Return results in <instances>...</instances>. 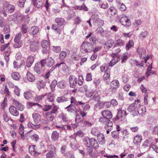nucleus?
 Masks as SVG:
<instances>
[{
    "mask_svg": "<svg viewBox=\"0 0 158 158\" xmlns=\"http://www.w3.org/2000/svg\"><path fill=\"white\" fill-rule=\"evenodd\" d=\"M59 66L61 67L62 70L65 72H66L68 69V67L65 63L63 61L61 63H58L55 65V67H59Z\"/></svg>",
    "mask_w": 158,
    "mask_h": 158,
    "instance_id": "21",
    "label": "nucleus"
},
{
    "mask_svg": "<svg viewBox=\"0 0 158 158\" xmlns=\"http://www.w3.org/2000/svg\"><path fill=\"white\" fill-rule=\"evenodd\" d=\"M15 7L13 5L9 4L6 6L5 8L0 10V13L4 16L6 17L7 16L6 12L11 14L15 11Z\"/></svg>",
    "mask_w": 158,
    "mask_h": 158,
    "instance_id": "5",
    "label": "nucleus"
},
{
    "mask_svg": "<svg viewBox=\"0 0 158 158\" xmlns=\"http://www.w3.org/2000/svg\"><path fill=\"white\" fill-rule=\"evenodd\" d=\"M116 45L118 47L124 46L125 44V41L121 39H118L115 41Z\"/></svg>",
    "mask_w": 158,
    "mask_h": 158,
    "instance_id": "45",
    "label": "nucleus"
},
{
    "mask_svg": "<svg viewBox=\"0 0 158 158\" xmlns=\"http://www.w3.org/2000/svg\"><path fill=\"white\" fill-rule=\"evenodd\" d=\"M39 31V28L38 27L36 26H33L31 28V34L34 35L38 32Z\"/></svg>",
    "mask_w": 158,
    "mask_h": 158,
    "instance_id": "38",
    "label": "nucleus"
},
{
    "mask_svg": "<svg viewBox=\"0 0 158 158\" xmlns=\"http://www.w3.org/2000/svg\"><path fill=\"white\" fill-rule=\"evenodd\" d=\"M146 112V109L145 107L143 106H141L140 104L138 108H137V115L138 114H139L142 115L143 114H145Z\"/></svg>",
    "mask_w": 158,
    "mask_h": 158,
    "instance_id": "27",
    "label": "nucleus"
},
{
    "mask_svg": "<svg viewBox=\"0 0 158 158\" xmlns=\"http://www.w3.org/2000/svg\"><path fill=\"white\" fill-rule=\"evenodd\" d=\"M32 117L35 124H38L41 120V116L38 113H34L32 114Z\"/></svg>",
    "mask_w": 158,
    "mask_h": 158,
    "instance_id": "22",
    "label": "nucleus"
},
{
    "mask_svg": "<svg viewBox=\"0 0 158 158\" xmlns=\"http://www.w3.org/2000/svg\"><path fill=\"white\" fill-rule=\"evenodd\" d=\"M34 58L33 56H28L27 58L26 63V66L28 68L31 67L34 62Z\"/></svg>",
    "mask_w": 158,
    "mask_h": 158,
    "instance_id": "26",
    "label": "nucleus"
},
{
    "mask_svg": "<svg viewBox=\"0 0 158 158\" xmlns=\"http://www.w3.org/2000/svg\"><path fill=\"white\" fill-rule=\"evenodd\" d=\"M107 11L112 16L115 15L117 12L116 10L113 6H110Z\"/></svg>",
    "mask_w": 158,
    "mask_h": 158,
    "instance_id": "46",
    "label": "nucleus"
},
{
    "mask_svg": "<svg viewBox=\"0 0 158 158\" xmlns=\"http://www.w3.org/2000/svg\"><path fill=\"white\" fill-rule=\"evenodd\" d=\"M99 3V6L102 8L106 9L109 7L108 4L106 3H104L102 2H100Z\"/></svg>",
    "mask_w": 158,
    "mask_h": 158,
    "instance_id": "54",
    "label": "nucleus"
},
{
    "mask_svg": "<svg viewBox=\"0 0 158 158\" xmlns=\"http://www.w3.org/2000/svg\"><path fill=\"white\" fill-rule=\"evenodd\" d=\"M13 103L15 106L16 109L20 111H23L24 109V106L18 101L14 99L13 100Z\"/></svg>",
    "mask_w": 158,
    "mask_h": 158,
    "instance_id": "14",
    "label": "nucleus"
},
{
    "mask_svg": "<svg viewBox=\"0 0 158 158\" xmlns=\"http://www.w3.org/2000/svg\"><path fill=\"white\" fill-rule=\"evenodd\" d=\"M27 80L30 82H33L35 80V77L30 72H27Z\"/></svg>",
    "mask_w": 158,
    "mask_h": 158,
    "instance_id": "40",
    "label": "nucleus"
},
{
    "mask_svg": "<svg viewBox=\"0 0 158 158\" xmlns=\"http://www.w3.org/2000/svg\"><path fill=\"white\" fill-rule=\"evenodd\" d=\"M37 87L39 90L41 89H44L45 85L44 81L42 80L38 81L37 83Z\"/></svg>",
    "mask_w": 158,
    "mask_h": 158,
    "instance_id": "42",
    "label": "nucleus"
},
{
    "mask_svg": "<svg viewBox=\"0 0 158 158\" xmlns=\"http://www.w3.org/2000/svg\"><path fill=\"white\" fill-rule=\"evenodd\" d=\"M40 44L37 42H33L30 45V50L31 52H35L38 51L39 49Z\"/></svg>",
    "mask_w": 158,
    "mask_h": 158,
    "instance_id": "17",
    "label": "nucleus"
},
{
    "mask_svg": "<svg viewBox=\"0 0 158 158\" xmlns=\"http://www.w3.org/2000/svg\"><path fill=\"white\" fill-rule=\"evenodd\" d=\"M28 127L30 128L36 130L40 128V127L41 125L40 124H34L31 122H29L27 124Z\"/></svg>",
    "mask_w": 158,
    "mask_h": 158,
    "instance_id": "34",
    "label": "nucleus"
},
{
    "mask_svg": "<svg viewBox=\"0 0 158 158\" xmlns=\"http://www.w3.org/2000/svg\"><path fill=\"white\" fill-rule=\"evenodd\" d=\"M43 70V68L40 67L38 64L36 63L34 68V71L37 73H41Z\"/></svg>",
    "mask_w": 158,
    "mask_h": 158,
    "instance_id": "36",
    "label": "nucleus"
},
{
    "mask_svg": "<svg viewBox=\"0 0 158 158\" xmlns=\"http://www.w3.org/2000/svg\"><path fill=\"white\" fill-rule=\"evenodd\" d=\"M47 95V93L40 95H36L34 99L36 102H39Z\"/></svg>",
    "mask_w": 158,
    "mask_h": 158,
    "instance_id": "48",
    "label": "nucleus"
},
{
    "mask_svg": "<svg viewBox=\"0 0 158 158\" xmlns=\"http://www.w3.org/2000/svg\"><path fill=\"white\" fill-rule=\"evenodd\" d=\"M120 21L122 24L126 27H129L131 25V22L128 18L125 15H123L121 18Z\"/></svg>",
    "mask_w": 158,
    "mask_h": 158,
    "instance_id": "11",
    "label": "nucleus"
},
{
    "mask_svg": "<svg viewBox=\"0 0 158 158\" xmlns=\"http://www.w3.org/2000/svg\"><path fill=\"white\" fill-rule=\"evenodd\" d=\"M24 98L27 100L29 99L32 97V94L30 92H25L24 93Z\"/></svg>",
    "mask_w": 158,
    "mask_h": 158,
    "instance_id": "62",
    "label": "nucleus"
},
{
    "mask_svg": "<svg viewBox=\"0 0 158 158\" xmlns=\"http://www.w3.org/2000/svg\"><path fill=\"white\" fill-rule=\"evenodd\" d=\"M59 133L56 131H54L52 134L51 140L53 141H56L59 139Z\"/></svg>",
    "mask_w": 158,
    "mask_h": 158,
    "instance_id": "30",
    "label": "nucleus"
},
{
    "mask_svg": "<svg viewBox=\"0 0 158 158\" xmlns=\"http://www.w3.org/2000/svg\"><path fill=\"white\" fill-rule=\"evenodd\" d=\"M44 6L46 8V10L48 11L49 7L51 6L50 3L49 2V0H41Z\"/></svg>",
    "mask_w": 158,
    "mask_h": 158,
    "instance_id": "35",
    "label": "nucleus"
},
{
    "mask_svg": "<svg viewBox=\"0 0 158 158\" xmlns=\"http://www.w3.org/2000/svg\"><path fill=\"white\" fill-rule=\"evenodd\" d=\"M56 154V152H53L51 151H49L46 154V158H52Z\"/></svg>",
    "mask_w": 158,
    "mask_h": 158,
    "instance_id": "55",
    "label": "nucleus"
},
{
    "mask_svg": "<svg viewBox=\"0 0 158 158\" xmlns=\"http://www.w3.org/2000/svg\"><path fill=\"white\" fill-rule=\"evenodd\" d=\"M41 45L44 48H47L49 46V43L47 40H44L41 42Z\"/></svg>",
    "mask_w": 158,
    "mask_h": 158,
    "instance_id": "49",
    "label": "nucleus"
},
{
    "mask_svg": "<svg viewBox=\"0 0 158 158\" xmlns=\"http://www.w3.org/2000/svg\"><path fill=\"white\" fill-rule=\"evenodd\" d=\"M100 69L102 72L106 73L108 69V67L107 64L105 63L101 66Z\"/></svg>",
    "mask_w": 158,
    "mask_h": 158,
    "instance_id": "56",
    "label": "nucleus"
},
{
    "mask_svg": "<svg viewBox=\"0 0 158 158\" xmlns=\"http://www.w3.org/2000/svg\"><path fill=\"white\" fill-rule=\"evenodd\" d=\"M87 153L90 156L92 157H96L98 156L97 154L95 152H93V149L92 147L89 146L87 148Z\"/></svg>",
    "mask_w": 158,
    "mask_h": 158,
    "instance_id": "25",
    "label": "nucleus"
},
{
    "mask_svg": "<svg viewBox=\"0 0 158 158\" xmlns=\"http://www.w3.org/2000/svg\"><path fill=\"white\" fill-rule=\"evenodd\" d=\"M93 83L95 85L96 87H97L100 84L101 80L98 78H96L94 79L93 81Z\"/></svg>",
    "mask_w": 158,
    "mask_h": 158,
    "instance_id": "63",
    "label": "nucleus"
},
{
    "mask_svg": "<svg viewBox=\"0 0 158 158\" xmlns=\"http://www.w3.org/2000/svg\"><path fill=\"white\" fill-rule=\"evenodd\" d=\"M137 51L141 59L145 58L144 56L146 54V51L144 48H139Z\"/></svg>",
    "mask_w": 158,
    "mask_h": 158,
    "instance_id": "28",
    "label": "nucleus"
},
{
    "mask_svg": "<svg viewBox=\"0 0 158 158\" xmlns=\"http://www.w3.org/2000/svg\"><path fill=\"white\" fill-rule=\"evenodd\" d=\"M9 110L10 113L13 116H17L19 115V112L14 106H11L9 107Z\"/></svg>",
    "mask_w": 158,
    "mask_h": 158,
    "instance_id": "20",
    "label": "nucleus"
},
{
    "mask_svg": "<svg viewBox=\"0 0 158 158\" xmlns=\"http://www.w3.org/2000/svg\"><path fill=\"white\" fill-rule=\"evenodd\" d=\"M52 108V106L50 105H45L44 107L42 108V110L44 111H47Z\"/></svg>",
    "mask_w": 158,
    "mask_h": 158,
    "instance_id": "61",
    "label": "nucleus"
},
{
    "mask_svg": "<svg viewBox=\"0 0 158 158\" xmlns=\"http://www.w3.org/2000/svg\"><path fill=\"white\" fill-rule=\"evenodd\" d=\"M127 115L126 111L119 110L116 117L114 118V120L117 121L118 120L119 121L121 122H123L125 120V117Z\"/></svg>",
    "mask_w": 158,
    "mask_h": 158,
    "instance_id": "7",
    "label": "nucleus"
},
{
    "mask_svg": "<svg viewBox=\"0 0 158 158\" xmlns=\"http://www.w3.org/2000/svg\"><path fill=\"white\" fill-rule=\"evenodd\" d=\"M55 21L57 24V25L59 26H61L64 24L65 20L63 18H57L55 19Z\"/></svg>",
    "mask_w": 158,
    "mask_h": 158,
    "instance_id": "32",
    "label": "nucleus"
},
{
    "mask_svg": "<svg viewBox=\"0 0 158 158\" xmlns=\"http://www.w3.org/2000/svg\"><path fill=\"white\" fill-rule=\"evenodd\" d=\"M100 152L102 154H103L104 157H106L107 158H114L118 157V156L117 155H110L107 154L105 155V152L104 151H100Z\"/></svg>",
    "mask_w": 158,
    "mask_h": 158,
    "instance_id": "47",
    "label": "nucleus"
},
{
    "mask_svg": "<svg viewBox=\"0 0 158 158\" xmlns=\"http://www.w3.org/2000/svg\"><path fill=\"white\" fill-rule=\"evenodd\" d=\"M69 81L70 87L75 88L77 83V77L74 75H71L69 78Z\"/></svg>",
    "mask_w": 158,
    "mask_h": 158,
    "instance_id": "10",
    "label": "nucleus"
},
{
    "mask_svg": "<svg viewBox=\"0 0 158 158\" xmlns=\"http://www.w3.org/2000/svg\"><path fill=\"white\" fill-rule=\"evenodd\" d=\"M142 140V136L139 135H137L134 137L133 143L137 147L139 146V144Z\"/></svg>",
    "mask_w": 158,
    "mask_h": 158,
    "instance_id": "18",
    "label": "nucleus"
},
{
    "mask_svg": "<svg viewBox=\"0 0 158 158\" xmlns=\"http://www.w3.org/2000/svg\"><path fill=\"white\" fill-rule=\"evenodd\" d=\"M119 86V83L117 80H113L110 84V88L106 90V96H111L115 94Z\"/></svg>",
    "mask_w": 158,
    "mask_h": 158,
    "instance_id": "1",
    "label": "nucleus"
},
{
    "mask_svg": "<svg viewBox=\"0 0 158 158\" xmlns=\"http://www.w3.org/2000/svg\"><path fill=\"white\" fill-rule=\"evenodd\" d=\"M106 126L104 128L106 130H111V127L113 125V123L111 121L110 119L108 120L106 123L105 124Z\"/></svg>",
    "mask_w": 158,
    "mask_h": 158,
    "instance_id": "39",
    "label": "nucleus"
},
{
    "mask_svg": "<svg viewBox=\"0 0 158 158\" xmlns=\"http://www.w3.org/2000/svg\"><path fill=\"white\" fill-rule=\"evenodd\" d=\"M31 2L32 5L38 9L41 8L44 6L41 0H32Z\"/></svg>",
    "mask_w": 158,
    "mask_h": 158,
    "instance_id": "15",
    "label": "nucleus"
},
{
    "mask_svg": "<svg viewBox=\"0 0 158 158\" xmlns=\"http://www.w3.org/2000/svg\"><path fill=\"white\" fill-rule=\"evenodd\" d=\"M59 117L64 122H67L69 121V118L67 115L64 113H61L59 114Z\"/></svg>",
    "mask_w": 158,
    "mask_h": 158,
    "instance_id": "44",
    "label": "nucleus"
},
{
    "mask_svg": "<svg viewBox=\"0 0 158 158\" xmlns=\"http://www.w3.org/2000/svg\"><path fill=\"white\" fill-rule=\"evenodd\" d=\"M97 139L99 143L100 144H103L105 143V139L104 135L102 134H99L97 135Z\"/></svg>",
    "mask_w": 158,
    "mask_h": 158,
    "instance_id": "24",
    "label": "nucleus"
},
{
    "mask_svg": "<svg viewBox=\"0 0 158 158\" xmlns=\"http://www.w3.org/2000/svg\"><path fill=\"white\" fill-rule=\"evenodd\" d=\"M101 114L102 117L109 119L111 118L113 116L111 111L108 110L102 111L101 112Z\"/></svg>",
    "mask_w": 158,
    "mask_h": 158,
    "instance_id": "16",
    "label": "nucleus"
},
{
    "mask_svg": "<svg viewBox=\"0 0 158 158\" xmlns=\"http://www.w3.org/2000/svg\"><path fill=\"white\" fill-rule=\"evenodd\" d=\"M52 29L54 31L56 34H60L62 31L61 28L57 24H53L52 26Z\"/></svg>",
    "mask_w": 158,
    "mask_h": 158,
    "instance_id": "29",
    "label": "nucleus"
},
{
    "mask_svg": "<svg viewBox=\"0 0 158 158\" xmlns=\"http://www.w3.org/2000/svg\"><path fill=\"white\" fill-rule=\"evenodd\" d=\"M114 44V41L112 40H108L104 45V48L109 49L112 47Z\"/></svg>",
    "mask_w": 158,
    "mask_h": 158,
    "instance_id": "33",
    "label": "nucleus"
},
{
    "mask_svg": "<svg viewBox=\"0 0 158 158\" xmlns=\"http://www.w3.org/2000/svg\"><path fill=\"white\" fill-rule=\"evenodd\" d=\"M51 47L52 50L56 53H59L61 51V48L60 46H53Z\"/></svg>",
    "mask_w": 158,
    "mask_h": 158,
    "instance_id": "59",
    "label": "nucleus"
},
{
    "mask_svg": "<svg viewBox=\"0 0 158 158\" xmlns=\"http://www.w3.org/2000/svg\"><path fill=\"white\" fill-rule=\"evenodd\" d=\"M75 106V105H73V104H70L65 107V109H67L68 112L72 113L75 112L77 113L79 112V110Z\"/></svg>",
    "mask_w": 158,
    "mask_h": 158,
    "instance_id": "13",
    "label": "nucleus"
},
{
    "mask_svg": "<svg viewBox=\"0 0 158 158\" xmlns=\"http://www.w3.org/2000/svg\"><path fill=\"white\" fill-rule=\"evenodd\" d=\"M69 101V99L64 96L58 97L56 99V102L58 103H63Z\"/></svg>",
    "mask_w": 158,
    "mask_h": 158,
    "instance_id": "37",
    "label": "nucleus"
},
{
    "mask_svg": "<svg viewBox=\"0 0 158 158\" xmlns=\"http://www.w3.org/2000/svg\"><path fill=\"white\" fill-rule=\"evenodd\" d=\"M90 145L91 147L94 149H97L99 147L98 143L97 140L94 138H90V141L89 143V146Z\"/></svg>",
    "mask_w": 158,
    "mask_h": 158,
    "instance_id": "19",
    "label": "nucleus"
},
{
    "mask_svg": "<svg viewBox=\"0 0 158 158\" xmlns=\"http://www.w3.org/2000/svg\"><path fill=\"white\" fill-rule=\"evenodd\" d=\"M71 58L73 60L78 61L80 59V57L76 53H73L71 56Z\"/></svg>",
    "mask_w": 158,
    "mask_h": 158,
    "instance_id": "57",
    "label": "nucleus"
},
{
    "mask_svg": "<svg viewBox=\"0 0 158 158\" xmlns=\"http://www.w3.org/2000/svg\"><path fill=\"white\" fill-rule=\"evenodd\" d=\"M57 84L56 80H54L51 82L50 85L51 90L52 92L54 91L55 90V87Z\"/></svg>",
    "mask_w": 158,
    "mask_h": 158,
    "instance_id": "51",
    "label": "nucleus"
},
{
    "mask_svg": "<svg viewBox=\"0 0 158 158\" xmlns=\"http://www.w3.org/2000/svg\"><path fill=\"white\" fill-rule=\"evenodd\" d=\"M93 23L98 26H102L104 24V22L103 20L101 19L98 15H93L92 17Z\"/></svg>",
    "mask_w": 158,
    "mask_h": 158,
    "instance_id": "6",
    "label": "nucleus"
},
{
    "mask_svg": "<svg viewBox=\"0 0 158 158\" xmlns=\"http://www.w3.org/2000/svg\"><path fill=\"white\" fill-rule=\"evenodd\" d=\"M64 156L67 158H74V157L73 154L70 152H66L64 154Z\"/></svg>",
    "mask_w": 158,
    "mask_h": 158,
    "instance_id": "64",
    "label": "nucleus"
},
{
    "mask_svg": "<svg viewBox=\"0 0 158 158\" xmlns=\"http://www.w3.org/2000/svg\"><path fill=\"white\" fill-rule=\"evenodd\" d=\"M92 124L89 122L85 121L82 123V126L83 127H88L91 126Z\"/></svg>",
    "mask_w": 158,
    "mask_h": 158,
    "instance_id": "60",
    "label": "nucleus"
},
{
    "mask_svg": "<svg viewBox=\"0 0 158 158\" xmlns=\"http://www.w3.org/2000/svg\"><path fill=\"white\" fill-rule=\"evenodd\" d=\"M93 46L91 43L89 42H83L80 48L81 52L83 54H86L91 52L93 51Z\"/></svg>",
    "mask_w": 158,
    "mask_h": 158,
    "instance_id": "2",
    "label": "nucleus"
},
{
    "mask_svg": "<svg viewBox=\"0 0 158 158\" xmlns=\"http://www.w3.org/2000/svg\"><path fill=\"white\" fill-rule=\"evenodd\" d=\"M74 105L76 106L78 105H81V107L82 108V110L80 109L79 108V112L80 114L82 117H84L87 114V112L86 111L88 110L90 108V106L89 104H87L86 103H84L81 101H78L77 102L75 103Z\"/></svg>",
    "mask_w": 158,
    "mask_h": 158,
    "instance_id": "3",
    "label": "nucleus"
},
{
    "mask_svg": "<svg viewBox=\"0 0 158 158\" xmlns=\"http://www.w3.org/2000/svg\"><path fill=\"white\" fill-rule=\"evenodd\" d=\"M21 32H19L17 34L14 39L15 44L14 45V47L15 48H19L22 45V44L20 42L22 35Z\"/></svg>",
    "mask_w": 158,
    "mask_h": 158,
    "instance_id": "8",
    "label": "nucleus"
},
{
    "mask_svg": "<svg viewBox=\"0 0 158 158\" xmlns=\"http://www.w3.org/2000/svg\"><path fill=\"white\" fill-rule=\"evenodd\" d=\"M140 103L139 100H135L133 103L130 105L127 108V110L132 115L135 116L137 115V108L140 105Z\"/></svg>",
    "mask_w": 158,
    "mask_h": 158,
    "instance_id": "4",
    "label": "nucleus"
},
{
    "mask_svg": "<svg viewBox=\"0 0 158 158\" xmlns=\"http://www.w3.org/2000/svg\"><path fill=\"white\" fill-rule=\"evenodd\" d=\"M74 8L75 9L83 10L84 11H87L89 10L88 7L86 6L84 3H83L81 6L78 5L75 6Z\"/></svg>",
    "mask_w": 158,
    "mask_h": 158,
    "instance_id": "23",
    "label": "nucleus"
},
{
    "mask_svg": "<svg viewBox=\"0 0 158 158\" xmlns=\"http://www.w3.org/2000/svg\"><path fill=\"white\" fill-rule=\"evenodd\" d=\"M82 141L83 144L84 146L88 147L89 146V143L90 141V138L88 136H85L82 139Z\"/></svg>",
    "mask_w": 158,
    "mask_h": 158,
    "instance_id": "31",
    "label": "nucleus"
},
{
    "mask_svg": "<svg viewBox=\"0 0 158 158\" xmlns=\"http://www.w3.org/2000/svg\"><path fill=\"white\" fill-rule=\"evenodd\" d=\"M11 77L13 79L16 80H19L20 77V74L17 72L12 73L11 75Z\"/></svg>",
    "mask_w": 158,
    "mask_h": 158,
    "instance_id": "50",
    "label": "nucleus"
},
{
    "mask_svg": "<svg viewBox=\"0 0 158 158\" xmlns=\"http://www.w3.org/2000/svg\"><path fill=\"white\" fill-rule=\"evenodd\" d=\"M67 56V53L64 51H62L60 54L59 58L61 60H63Z\"/></svg>",
    "mask_w": 158,
    "mask_h": 158,
    "instance_id": "58",
    "label": "nucleus"
},
{
    "mask_svg": "<svg viewBox=\"0 0 158 158\" xmlns=\"http://www.w3.org/2000/svg\"><path fill=\"white\" fill-rule=\"evenodd\" d=\"M15 17V22L16 23L20 24L24 18V16L21 14L15 13L14 14Z\"/></svg>",
    "mask_w": 158,
    "mask_h": 158,
    "instance_id": "12",
    "label": "nucleus"
},
{
    "mask_svg": "<svg viewBox=\"0 0 158 158\" xmlns=\"http://www.w3.org/2000/svg\"><path fill=\"white\" fill-rule=\"evenodd\" d=\"M21 29L23 34H25L27 32L28 29L27 25L25 24H22Z\"/></svg>",
    "mask_w": 158,
    "mask_h": 158,
    "instance_id": "52",
    "label": "nucleus"
},
{
    "mask_svg": "<svg viewBox=\"0 0 158 158\" xmlns=\"http://www.w3.org/2000/svg\"><path fill=\"white\" fill-rule=\"evenodd\" d=\"M134 43L133 40H130L127 44L126 46V49L127 51L129 50L130 48L133 47L134 46Z\"/></svg>",
    "mask_w": 158,
    "mask_h": 158,
    "instance_id": "43",
    "label": "nucleus"
},
{
    "mask_svg": "<svg viewBox=\"0 0 158 158\" xmlns=\"http://www.w3.org/2000/svg\"><path fill=\"white\" fill-rule=\"evenodd\" d=\"M111 56L113 58L109 63V66L110 67H113L120 60V56L115 53L112 54Z\"/></svg>",
    "mask_w": 158,
    "mask_h": 158,
    "instance_id": "9",
    "label": "nucleus"
},
{
    "mask_svg": "<svg viewBox=\"0 0 158 158\" xmlns=\"http://www.w3.org/2000/svg\"><path fill=\"white\" fill-rule=\"evenodd\" d=\"M47 65L48 67L52 66L55 63L54 60L51 57L49 58L46 60Z\"/></svg>",
    "mask_w": 158,
    "mask_h": 158,
    "instance_id": "41",
    "label": "nucleus"
},
{
    "mask_svg": "<svg viewBox=\"0 0 158 158\" xmlns=\"http://www.w3.org/2000/svg\"><path fill=\"white\" fill-rule=\"evenodd\" d=\"M83 117H82V118L81 117V116L79 114L77 113L75 118V121L76 123H78L82 121L83 120Z\"/></svg>",
    "mask_w": 158,
    "mask_h": 158,
    "instance_id": "53",
    "label": "nucleus"
}]
</instances>
